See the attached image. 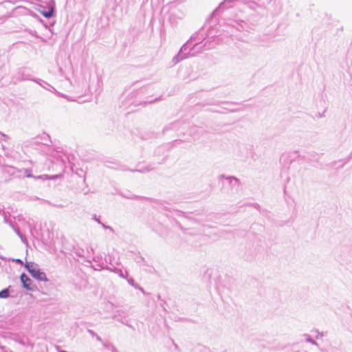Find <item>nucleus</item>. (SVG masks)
<instances>
[{
  "label": "nucleus",
  "instance_id": "f257e3e1",
  "mask_svg": "<svg viewBox=\"0 0 352 352\" xmlns=\"http://www.w3.org/2000/svg\"><path fill=\"white\" fill-rule=\"evenodd\" d=\"M167 14L168 21L172 27H177L185 16V14L183 10L180 8L174 5L168 6Z\"/></svg>",
  "mask_w": 352,
  "mask_h": 352
},
{
  "label": "nucleus",
  "instance_id": "f03ea898",
  "mask_svg": "<svg viewBox=\"0 0 352 352\" xmlns=\"http://www.w3.org/2000/svg\"><path fill=\"white\" fill-rule=\"evenodd\" d=\"M26 270L31 276L40 281H47L45 273L41 271L37 264L34 262H26L25 265Z\"/></svg>",
  "mask_w": 352,
  "mask_h": 352
},
{
  "label": "nucleus",
  "instance_id": "7ed1b4c3",
  "mask_svg": "<svg viewBox=\"0 0 352 352\" xmlns=\"http://www.w3.org/2000/svg\"><path fill=\"white\" fill-rule=\"evenodd\" d=\"M192 37L190 38L186 43H184L180 48L177 54H176L172 59L173 65H176L179 62L187 58V53H184L188 50V45Z\"/></svg>",
  "mask_w": 352,
  "mask_h": 352
},
{
  "label": "nucleus",
  "instance_id": "20e7f679",
  "mask_svg": "<svg viewBox=\"0 0 352 352\" xmlns=\"http://www.w3.org/2000/svg\"><path fill=\"white\" fill-rule=\"evenodd\" d=\"M225 23L230 28L235 29L238 31L245 30L247 26V23L244 21H237L234 19H228Z\"/></svg>",
  "mask_w": 352,
  "mask_h": 352
},
{
  "label": "nucleus",
  "instance_id": "39448f33",
  "mask_svg": "<svg viewBox=\"0 0 352 352\" xmlns=\"http://www.w3.org/2000/svg\"><path fill=\"white\" fill-rule=\"evenodd\" d=\"M21 281L23 287L27 290L34 292L36 289V286L32 284V280L25 273H22L20 276Z\"/></svg>",
  "mask_w": 352,
  "mask_h": 352
},
{
  "label": "nucleus",
  "instance_id": "423d86ee",
  "mask_svg": "<svg viewBox=\"0 0 352 352\" xmlns=\"http://www.w3.org/2000/svg\"><path fill=\"white\" fill-rule=\"evenodd\" d=\"M243 0H224L223 2H221L218 8H217L212 13V16H217L219 14V13L223 11L225 8H230L231 6L230 5L231 3L234 1H242Z\"/></svg>",
  "mask_w": 352,
  "mask_h": 352
},
{
  "label": "nucleus",
  "instance_id": "0eeeda50",
  "mask_svg": "<svg viewBox=\"0 0 352 352\" xmlns=\"http://www.w3.org/2000/svg\"><path fill=\"white\" fill-rule=\"evenodd\" d=\"M15 78L19 80H32L34 78H30V74L26 68H21L19 69L15 75Z\"/></svg>",
  "mask_w": 352,
  "mask_h": 352
},
{
  "label": "nucleus",
  "instance_id": "6e6552de",
  "mask_svg": "<svg viewBox=\"0 0 352 352\" xmlns=\"http://www.w3.org/2000/svg\"><path fill=\"white\" fill-rule=\"evenodd\" d=\"M32 81L38 83L40 86H41L44 89H47V90H48V91H50L51 92L56 93L57 95H60V93L56 91V89L54 87H52L51 85H50L47 82L43 81V80H42L41 79H38V78L33 79Z\"/></svg>",
  "mask_w": 352,
  "mask_h": 352
},
{
  "label": "nucleus",
  "instance_id": "1a4fd4ad",
  "mask_svg": "<svg viewBox=\"0 0 352 352\" xmlns=\"http://www.w3.org/2000/svg\"><path fill=\"white\" fill-rule=\"evenodd\" d=\"M226 180L228 181V184L232 186V187L238 188L239 186V180L233 176H229L226 177Z\"/></svg>",
  "mask_w": 352,
  "mask_h": 352
},
{
  "label": "nucleus",
  "instance_id": "9d476101",
  "mask_svg": "<svg viewBox=\"0 0 352 352\" xmlns=\"http://www.w3.org/2000/svg\"><path fill=\"white\" fill-rule=\"evenodd\" d=\"M120 265V262H119V259H118L114 263H113V265H110V266H107V267H104V266H101V268L102 269H104V270H109L110 272H113L114 273H116L117 272V270H118L119 268H117L116 267V265Z\"/></svg>",
  "mask_w": 352,
  "mask_h": 352
},
{
  "label": "nucleus",
  "instance_id": "9b49d317",
  "mask_svg": "<svg viewBox=\"0 0 352 352\" xmlns=\"http://www.w3.org/2000/svg\"><path fill=\"white\" fill-rule=\"evenodd\" d=\"M41 13L45 18L50 19L54 16V10L53 8H50L47 10L41 11Z\"/></svg>",
  "mask_w": 352,
  "mask_h": 352
},
{
  "label": "nucleus",
  "instance_id": "f8f14e48",
  "mask_svg": "<svg viewBox=\"0 0 352 352\" xmlns=\"http://www.w3.org/2000/svg\"><path fill=\"white\" fill-rule=\"evenodd\" d=\"M153 169H154V168L149 165V166H146L144 168H142L131 170V171H132V172H140V173H146V172L151 171V170H153Z\"/></svg>",
  "mask_w": 352,
  "mask_h": 352
},
{
  "label": "nucleus",
  "instance_id": "ddd939ff",
  "mask_svg": "<svg viewBox=\"0 0 352 352\" xmlns=\"http://www.w3.org/2000/svg\"><path fill=\"white\" fill-rule=\"evenodd\" d=\"M57 177H58V175L50 176L48 175H38L37 177L35 176L34 179H40L45 180V179H55Z\"/></svg>",
  "mask_w": 352,
  "mask_h": 352
},
{
  "label": "nucleus",
  "instance_id": "4468645a",
  "mask_svg": "<svg viewBox=\"0 0 352 352\" xmlns=\"http://www.w3.org/2000/svg\"><path fill=\"white\" fill-rule=\"evenodd\" d=\"M10 296L9 288H5L0 291V298H7Z\"/></svg>",
  "mask_w": 352,
  "mask_h": 352
},
{
  "label": "nucleus",
  "instance_id": "2eb2a0df",
  "mask_svg": "<svg viewBox=\"0 0 352 352\" xmlns=\"http://www.w3.org/2000/svg\"><path fill=\"white\" fill-rule=\"evenodd\" d=\"M116 261H114V257L111 255V254H108L106 257H105V263L107 264H109V265H113V263H115Z\"/></svg>",
  "mask_w": 352,
  "mask_h": 352
},
{
  "label": "nucleus",
  "instance_id": "dca6fc26",
  "mask_svg": "<svg viewBox=\"0 0 352 352\" xmlns=\"http://www.w3.org/2000/svg\"><path fill=\"white\" fill-rule=\"evenodd\" d=\"M116 274H118L119 276L122 278H126V276H128V272L126 270L123 271L122 269L120 268L118 269V270H117Z\"/></svg>",
  "mask_w": 352,
  "mask_h": 352
},
{
  "label": "nucleus",
  "instance_id": "f3484780",
  "mask_svg": "<svg viewBox=\"0 0 352 352\" xmlns=\"http://www.w3.org/2000/svg\"><path fill=\"white\" fill-rule=\"evenodd\" d=\"M305 338V340L307 342H309L311 343V344H314V345H316V346H318V343L314 340H313L311 336L308 334H305L304 335Z\"/></svg>",
  "mask_w": 352,
  "mask_h": 352
},
{
  "label": "nucleus",
  "instance_id": "a211bd4d",
  "mask_svg": "<svg viewBox=\"0 0 352 352\" xmlns=\"http://www.w3.org/2000/svg\"><path fill=\"white\" fill-rule=\"evenodd\" d=\"M102 344L103 346L107 349H113V345L109 341H102Z\"/></svg>",
  "mask_w": 352,
  "mask_h": 352
},
{
  "label": "nucleus",
  "instance_id": "6ab92c4d",
  "mask_svg": "<svg viewBox=\"0 0 352 352\" xmlns=\"http://www.w3.org/2000/svg\"><path fill=\"white\" fill-rule=\"evenodd\" d=\"M24 176L26 177H35L31 173V170L29 168H25L23 169Z\"/></svg>",
  "mask_w": 352,
  "mask_h": 352
},
{
  "label": "nucleus",
  "instance_id": "aec40b11",
  "mask_svg": "<svg viewBox=\"0 0 352 352\" xmlns=\"http://www.w3.org/2000/svg\"><path fill=\"white\" fill-rule=\"evenodd\" d=\"M127 282L131 286L134 285L135 281H134V279L133 278H128L127 279Z\"/></svg>",
  "mask_w": 352,
  "mask_h": 352
},
{
  "label": "nucleus",
  "instance_id": "412c9836",
  "mask_svg": "<svg viewBox=\"0 0 352 352\" xmlns=\"http://www.w3.org/2000/svg\"><path fill=\"white\" fill-rule=\"evenodd\" d=\"M87 332L89 333V334L91 336V337H94L95 336H96V333L91 329H87Z\"/></svg>",
  "mask_w": 352,
  "mask_h": 352
},
{
  "label": "nucleus",
  "instance_id": "4be33fe9",
  "mask_svg": "<svg viewBox=\"0 0 352 352\" xmlns=\"http://www.w3.org/2000/svg\"><path fill=\"white\" fill-rule=\"evenodd\" d=\"M316 332H317V335L316 337L317 339L322 338L324 336V333L322 332H319L318 331H317Z\"/></svg>",
  "mask_w": 352,
  "mask_h": 352
},
{
  "label": "nucleus",
  "instance_id": "5701e85b",
  "mask_svg": "<svg viewBox=\"0 0 352 352\" xmlns=\"http://www.w3.org/2000/svg\"><path fill=\"white\" fill-rule=\"evenodd\" d=\"M19 237L21 238L23 243H26V244L28 243V241H27L26 238L23 234L21 235Z\"/></svg>",
  "mask_w": 352,
  "mask_h": 352
},
{
  "label": "nucleus",
  "instance_id": "b1692460",
  "mask_svg": "<svg viewBox=\"0 0 352 352\" xmlns=\"http://www.w3.org/2000/svg\"><path fill=\"white\" fill-rule=\"evenodd\" d=\"M19 237L21 238L23 243H26V244L28 243V241H27L26 238L23 234L21 235Z\"/></svg>",
  "mask_w": 352,
  "mask_h": 352
},
{
  "label": "nucleus",
  "instance_id": "393cba45",
  "mask_svg": "<svg viewBox=\"0 0 352 352\" xmlns=\"http://www.w3.org/2000/svg\"><path fill=\"white\" fill-rule=\"evenodd\" d=\"M120 321L122 324H124L126 325L127 327H130V328H131V329H134L132 325L129 324L128 322H124V321H123V320H120Z\"/></svg>",
  "mask_w": 352,
  "mask_h": 352
},
{
  "label": "nucleus",
  "instance_id": "a878e982",
  "mask_svg": "<svg viewBox=\"0 0 352 352\" xmlns=\"http://www.w3.org/2000/svg\"><path fill=\"white\" fill-rule=\"evenodd\" d=\"M6 137V135L3 133H0V141L4 140Z\"/></svg>",
  "mask_w": 352,
  "mask_h": 352
},
{
  "label": "nucleus",
  "instance_id": "bb28decb",
  "mask_svg": "<svg viewBox=\"0 0 352 352\" xmlns=\"http://www.w3.org/2000/svg\"><path fill=\"white\" fill-rule=\"evenodd\" d=\"M93 219H94L96 221H97L98 223H101V221H100V219L97 217V216L96 214H94L93 216Z\"/></svg>",
  "mask_w": 352,
  "mask_h": 352
},
{
  "label": "nucleus",
  "instance_id": "cd10ccee",
  "mask_svg": "<svg viewBox=\"0 0 352 352\" xmlns=\"http://www.w3.org/2000/svg\"><path fill=\"white\" fill-rule=\"evenodd\" d=\"M144 261V258L142 256H140L138 258H136V262L137 263H140L141 261Z\"/></svg>",
  "mask_w": 352,
  "mask_h": 352
},
{
  "label": "nucleus",
  "instance_id": "c85d7f7f",
  "mask_svg": "<svg viewBox=\"0 0 352 352\" xmlns=\"http://www.w3.org/2000/svg\"><path fill=\"white\" fill-rule=\"evenodd\" d=\"M94 338H95L98 342H102V338L97 334Z\"/></svg>",
  "mask_w": 352,
  "mask_h": 352
},
{
  "label": "nucleus",
  "instance_id": "c756f323",
  "mask_svg": "<svg viewBox=\"0 0 352 352\" xmlns=\"http://www.w3.org/2000/svg\"><path fill=\"white\" fill-rule=\"evenodd\" d=\"M94 338H95L98 342H102V338L97 334Z\"/></svg>",
  "mask_w": 352,
  "mask_h": 352
},
{
  "label": "nucleus",
  "instance_id": "7c9ffc66",
  "mask_svg": "<svg viewBox=\"0 0 352 352\" xmlns=\"http://www.w3.org/2000/svg\"><path fill=\"white\" fill-rule=\"evenodd\" d=\"M14 230H15L16 234L19 236H20L21 235H22L21 232L19 231V229H15Z\"/></svg>",
  "mask_w": 352,
  "mask_h": 352
},
{
  "label": "nucleus",
  "instance_id": "2f4dec72",
  "mask_svg": "<svg viewBox=\"0 0 352 352\" xmlns=\"http://www.w3.org/2000/svg\"><path fill=\"white\" fill-rule=\"evenodd\" d=\"M107 230H108L109 231H110V232H112V233H114V230H113V228L112 227L109 226H108V228H107Z\"/></svg>",
  "mask_w": 352,
  "mask_h": 352
},
{
  "label": "nucleus",
  "instance_id": "473e14b6",
  "mask_svg": "<svg viewBox=\"0 0 352 352\" xmlns=\"http://www.w3.org/2000/svg\"><path fill=\"white\" fill-rule=\"evenodd\" d=\"M107 230H108L109 231H110V232H112V233H114V230H113V228L112 227L109 226H108V228H107Z\"/></svg>",
  "mask_w": 352,
  "mask_h": 352
},
{
  "label": "nucleus",
  "instance_id": "72a5a7b5",
  "mask_svg": "<svg viewBox=\"0 0 352 352\" xmlns=\"http://www.w3.org/2000/svg\"><path fill=\"white\" fill-rule=\"evenodd\" d=\"M133 287H135V289H140V287H141V286H140L138 284H137V283H134V285H133Z\"/></svg>",
  "mask_w": 352,
  "mask_h": 352
},
{
  "label": "nucleus",
  "instance_id": "f704fd0d",
  "mask_svg": "<svg viewBox=\"0 0 352 352\" xmlns=\"http://www.w3.org/2000/svg\"><path fill=\"white\" fill-rule=\"evenodd\" d=\"M15 262H16V263H19V264H22V263H23L22 260H21V259H20V258H17V259H16V260H15Z\"/></svg>",
  "mask_w": 352,
  "mask_h": 352
},
{
  "label": "nucleus",
  "instance_id": "c9c22d12",
  "mask_svg": "<svg viewBox=\"0 0 352 352\" xmlns=\"http://www.w3.org/2000/svg\"><path fill=\"white\" fill-rule=\"evenodd\" d=\"M100 224L102 225V228H104V229H107V228H108V226H109L105 225L104 223H102V222H101V223H100Z\"/></svg>",
  "mask_w": 352,
  "mask_h": 352
},
{
  "label": "nucleus",
  "instance_id": "e433bc0d",
  "mask_svg": "<svg viewBox=\"0 0 352 352\" xmlns=\"http://www.w3.org/2000/svg\"><path fill=\"white\" fill-rule=\"evenodd\" d=\"M139 290H140V292H142L144 294H146L145 291L144 290V289H143L142 287H140V289H139Z\"/></svg>",
  "mask_w": 352,
  "mask_h": 352
},
{
  "label": "nucleus",
  "instance_id": "4c0bfd02",
  "mask_svg": "<svg viewBox=\"0 0 352 352\" xmlns=\"http://www.w3.org/2000/svg\"><path fill=\"white\" fill-rule=\"evenodd\" d=\"M165 303V301L164 300H162V302L160 303V305L162 307H164V304Z\"/></svg>",
  "mask_w": 352,
  "mask_h": 352
},
{
  "label": "nucleus",
  "instance_id": "58836bf2",
  "mask_svg": "<svg viewBox=\"0 0 352 352\" xmlns=\"http://www.w3.org/2000/svg\"><path fill=\"white\" fill-rule=\"evenodd\" d=\"M349 158L351 159L352 158V151L351 152V153L349 154Z\"/></svg>",
  "mask_w": 352,
  "mask_h": 352
},
{
  "label": "nucleus",
  "instance_id": "ea45409f",
  "mask_svg": "<svg viewBox=\"0 0 352 352\" xmlns=\"http://www.w3.org/2000/svg\"><path fill=\"white\" fill-rule=\"evenodd\" d=\"M158 100L157 98H155L154 100H151V101H150V102H149V103H151V102H154V101H156V100Z\"/></svg>",
  "mask_w": 352,
  "mask_h": 352
},
{
  "label": "nucleus",
  "instance_id": "a19ab883",
  "mask_svg": "<svg viewBox=\"0 0 352 352\" xmlns=\"http://www.w3.org/2000/svg\"><path fill=\"white\" fill-rule=\"evenodd\" d=\"M157 299H158V300H161V296H160V295H157Z\"/></svg>",
  "mask_w": 352,
  "mask_h": 352
},
{
  "label": "nucleus",
  "instance_id": "79ce46f5",
  "mask_svg": "<svg viewBox=\"0 0 352 352\" xmlns=\"http://www.w3.org/2000/svg\"><path fill=\"white\" fill-rule=\"evenodd\" d=\"M59 352H67V351H65V350H61V351H60Z\"/></svg>",
  "mask_w": 352,
  "mask_h": 352
},
{
  "label": "nucleus",
  "instance_id": "37998d69",
  "mask_svg": "<svg viewBox=\"0 0 352 352\" xmlns=\"http://www.w3.org/2000/svg\"><path fill=\"white\" fill-rule=\"evenodd\" d=\"M43 201H44V202H46V203H49V201H47V200H43Z\"/></svg>",
  "mask_w": 352,
  "mask_h": 352
},
{
  "label": "nucleus",
  "instance_id": "c03bdc74",
  "mask_svg": "<svg viewBox=\"0 0 352 352\" xmlns=\"http://www.w3.org/2000/svg\"><path fill=\"white\" fill-rule=\"evenodd\" d=\"M35 199H36V200H37V199H39V198H38V197H35Z\"/></svg>",
  "mask_w": 352,
  "mask_h": 352
}]
</instances>
